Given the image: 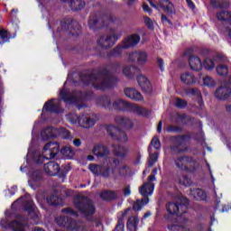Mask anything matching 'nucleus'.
<instances>
[{
  "label": "nucleus",
  "instance_id": "f257e3e1",
  "mask_svg": "<svg viewBox=\"0 0 231 231\" xmlns=\"http://www.w3.org/2000/svg\"><path fill=\"white\" fill-rule=\"evenodd\" d=\"M74 207L88 221H89V217L95 216V212H97L95 202H93L91 199L82 195L78 196L74 199Z\"/></svg>",
  "mask_w": 231,
  "mask_h": 231
},
{
  "label": "nucleus",
  "instance_id": "f03ea898",
  "mask_svg": "<svg viewBox=\"0 0 231 231\" xmlns=\"http://www.w3.org/2000/svg\"><path fill=\"white\" fill-rule=\"evenodd\" d=\"M174 163L179 171H183L184 172H191L193 174L199 171V162L191 156H178L174 160Z\"/></svg>",
  "mask_w": 231,
  "mask_h": 231
},
{
  "label": "nucleus",
  "instance_id": "7ed1b4c3",
  "mask_svg": "<svg viewBox=\"0 0 231 231\" xmlns=\"http://www.w3.org/2000/svg\"><path fill=\"white\" fill-rule=\"evenodd\" d=\"M122 37V31L119 29H111L109 34L101 35L97 39V44L100 48L109 50L115 46L116 41Z\"/></svg>",
  "mask_w": 231,
  "mask_h": 231
},
{
  "label": "nucleus",
  "instance_id": "20e7f679",
  "mask_svg": "<svg viewBox=\"0 0 231 231\" xmlns=\"http://www.w3.org/2000/svg\"><path fill=\"white\" fill-rule=\"evenodd\" d=\"M114 109H131L133 113L139 115L140 116H149L151 111L145 107H142L138 105H133L125 101L124 99H116L113 103Z\"/></svg>",
  "mask_w": 231,
  "mask_h": 231
},
{
  "label": "nucleus",
  "instance_id": "39448f33",
  "mask_svg": "<svg viewBox=\"0 0 231 231\" xmlns=\"http://www.w3.org/2000/svg\"><path fill=\"white\" fill-rule=\"evenodd\" d=\"M90 80L96 89H109V88H113V79L109 74V70H106V76L100 73L93 74L90 77Z\"/></svg>",
  "mask_w": 231,
  "mask_h": 231
},
{
  "label": "nucleus",
  "instance_id": "423d86ee",
  "mask_svg": "<svg viewBox=\"0 0 231 231\" xmlns=\"http://www.w3.org/2000/svg\"><path fill=\"white\" fill-rule=\"evenodd\" d=\"M41 136L43 142L46 140H50V138H57L59 136H61L63 140H68L71 138V134H69V131L65 128L59 129L53 127H47L42 132Z\"/></svg>",
  "mask_w": 231,
  "mask_h": 231
},
{
  "label": "nucleus",
  "instance_id": "0eeeda50",
  "mask_svg": "<svg viewBox=\"0 0 231 231\" xmlns=\"http://www.w3.org/2000/svg\"><path fill=\"white\" fill-rule=\"evenodd\" d=\"M166 210L169 215H165V219H170L171 216H178L179 217L187 214L189 208L187 205L180 202H168L166 204Z\"/></svg>",
  "mask_w": 231,
  "mask_h": 231
},
{
  "label": "nucleus",
  "instance_id": "6e6552de",
  "mask_svg": "<svg viewBox=\"0 0 231 231\" xmlns=\"http://www.w3.org/2000/svg\"><path fill=\"white\" fill-rule=\"evenodd\" d=\"M106 131L109 136L115 142H121V143H125V142H127V140H129L127 134L124 130L120 129L116 125H108L106 126Z\"/></svg>",
  "mask_w": 231,
  "mask_h": 231
},
{
  "label": "nucleus",
  "instance_id": "1a4fd4ad",
  "mask_svg": "<svg viewBox=\"0 0 231 231\" xmlns=\"http://www.w3.org/2000/svg\"><path fill=\"white\" fill-rule=\"evenodd\" d=\"M130 62H137L139 66H145L149 60V54L145 51H135L128 56Z\"/></svg>",
  "mask_w": 231,
  "mask_h": 231
},
{
  "label": "nucleus",
  "instance_id": "9d476101",
  "mask_svg": "<svg viewBox=\"0 0 231 231\" xmlns=\"http://www.w3.org/2000/svg\"><path fill=\"white\" fill-rule=\"evenodd\" d=\"M55 221L57 225H59V226H63V228H68L69 230H74V231L79 230L77 220L69 217H60L55 218Z\"/></svg>",
  "mask_w": 231,
  "mask_h": 231
},
{
  "label": "nucleus",
  "instance_id": "9b49d317",
  "mask_svg": "<svg viewBox=\"0 0 231 231\" xmlns=\"http://www.w3.org/2000/svg\"><path fill=\"white\" fill-rule=\"evenodd\" d=\"M111 23H115V18L106 16V23L103 19L97 16H90L88 20V26L91 30H97V28H102V26H109Z\"/></svg>",
  "mask_w": 231,
  "mask_h": 231
},
{
  "label": "nucleus",
  "instance_id": "f8f14e48",
  "mask_svg": "<svg viewBox=\"0 0 231 231\" xmlns=\"http://www.w3.org/2000/svg\"><path fill=\"white\" fill-rule=\"evenodd\" d=\"M99 198L102 201L106 203H113V201H118L120 199V191L113 189H105L99 193Z\"/></svg>",
  "mask_w": 231,
  "mask_h": 231
},
{
  "label": "nucleus",
  "instance_id": "ddd939ff",
  "mask_svg": "<svg viewBox=\"0 0 231 231\" xmlns=\"http://www.w3.org/2000/svg\"><path fill=\"white\" fill-rule=\"evenodd\" d=\"M23 210L27 212L30 219H39V212L35 208V203H33L32 200H26L23 203Z\"/></svg>",
  "mask_w": 231,
  "mask_h": 231
},
{
  "label": "nucleus",
  "instance_id": "4468645a",
  "mask_svg": "<svg viewBox=\"0 0 231 231\" xmlns=\"http://www.w3.org/2000/svg\"><path fill=\"white\" fill-rule=\"evenodd\" d=\"M74 118H76L79 125L85 129H89V127H93L97 124V120H95V117H91V116H81L79 117L74 116Z\"/></svg>",
  "mask_w": 231,
  "mask_h": 231
},
{
  "label": "nucleus",
  "instance_id": "2eb2a0df",
  "mask_svg": "<svg viewBox=\"0 0 231 231\" xmlns=\"http://www.w3.org/2000/svg\"><path fill=\"white\" fill-rule=\"evenodd\" d=\"M129 212H131V208L121 211V215L117 217V222L113 231H125V217H127Z\"/></svg>",
  "mask_w": 231,
  "mask_h": 231
},
{
  "label": "nucleus",
  "instance_id": "dca6fc26",
  "mask_svg": "<svg viewBox=\"0 0 231 231\" xmlns=\"http://www.w3.org/2000/svg\"><path fill=\"white\" fill-rule=\"evenodd\" d=\"M231 95V88L227 84H222L215 93V97L218 98V100H226Z\"/></svg>",
  "mask_w": 231,
  "mask_h": 231
},
{
  "label": "nucleus",
  "instance_id": "f3484780",
  "mask_svg": "<svg viewBox=\"0 0 231 231\" xmlns=\"http://www.w3.org/2000/svg\"><path fill=\"white\" fill-rule=\"evenodd\" d=\"M141 38L138 34H130L123 41V48H134V46L140 43Z\"/></svg>",
  "mask_w": 231,
  "mask_h": 231
},
{
  "label": "nucleus",
  "instance_id": "a211bd4d",
  "mask_svg": "<svg viewBox=\"0 0 231 231\" xmlns=\"http://www.w3.org/2000/svg\"><path fill=\"white\" fill-rule=\"evenodd\" d=\"M137 83L144 93H151V91H152V85L151 84L149 79H147L145 76L142 74L139 75L137 77Z\"/></svg>",
  "mask_w": 231,
  "mask_h": 231
},
{
  "label": "nucleus",
  "instance_id": "6ab92c4d",
  "mask_svg": "<svg viewBox=\"0 0 231 231\" xmlns=\"http://www.w3.org/2000/svg\"><path fill=\"white\" fill-rule=\"evenodd\" d=\"M59 163L51 161L44 164L43 171L47 173V176H57L59 174Z\"/></svg>",
  "mask_w": 231,
  "mask_h": 231
},
{
  "label": "nucleus",
  "instance_id": "aec40b11",
  "mask_svg": "<svg viewBox=\"0 0 231 231\" xmlns=\"http://www.w3.org/2000/svg\"><path fill=\"white\" fill-rule=\"evenodd\" d=\"M48 152L49 157L41 154L33 155L32 160L34 163H36L37 165H42V163H44V160H53L54 158H56L57 160V152H51V150H48Z\"/></svg>",
  "mask_w": 231,
  "mask_h": 231
},
{
  "label": "nucleus",
  "instance_id": "412c9836",
  "mask_svg": "<svg viewBox=\"0 0 231 231\" xmlns=\"http://www.w3.org/2000/svg\"><path fill=\"white\" fill-rule=\"evenodd\" d=\"M125 95L128 98H131V100H136L137 102H142V100H143V96H142V93L138 92V90L135 88H125Z\"/></svg>",
  "mask_w": 231,
  "mask_h": 231
},
{
  "label": "nucleus",
  "instance_id": "4be33fe9",
  "mask_svg": "<svg viewBox=\"0 0 231 231\" xmlns=\"http://www.w3.org/2000/svg\"><path fill=\"white\" fill-rule=\"evenodd\" d=\"M138 73H140V68L134 65H128L123 69V75H125L126 79H133L138 75Z\"/></svg>",
  "mask_w": 231,
  "mask_h": 231
},
{
  "label": "nucleus",
  "instance_id": "5701e85b",
  "mask_svg": "<svg viewBox=\"0 0 231 231\" xmlns=\"http://www.w3.org/2000/svg\"><path fill=\"white\" fill-rule=\"evenodd\" d=\"M93 154L97 158H106L109 156V149L106 145H96L92 150Z\"/></svg>",
  "mask_w": 231,
  "mask_h": 231
},
{
  "label": "nucleus",
  "instance_id": "b1692460",
  "mask_svg": "<svg viewBox=\"0 0 231 231\" xmlns=\"http://www.w3.org/2000/svg\"><path fill=\"white\" fill-rule=\"evenodd\" d=\"M43 109L45 111H49L50 113H59L60 109V101L56 100L55 102H53V99H51L44 104Z\"/></svg>",
  "mask_w": 231,
  "mask_h": 231
},
{
  "label": "nucleus",
  "instance_id": "393cba45",
  "mask_svg": "<svg viewBox=\"0 0 231 231\" xmlns=\"http://www.w3.org/2000/svg\"><path fill=\"white\" fill-rule=\"evenodd\" d=\"M139 192L143 198H149L154 192V183L145 182L140 189Z\"/></svg>",
  "mask_w": 231,
  "mask_h": 231
},
{
  "label": "nucleus",
  "instance_id": "a878e982",
  "mask_svg": "<svg viewBox=\"0 0 231 231\" xmlns=\"http://www.w3.org/2000/svg\"><path fill=\"white\" fill-rule=\"evenodd\" d=\"M138 225H140V218L136 216H131L126 222V229L128 231H138Z\"/></svg>",
  "mask_w": 231,
  "mask_h": 231
},
{
  "label": "nucleus",
  "instance_id": "bb28decb",
  "mask_svg": "<svg viewBox=\"0 0 231 231\" xmlns=\"http://www.w3.org/2000/svg\"><path fill=\"white\" fill-rule=\"evenodd\" d=\"M189 62L193 71H199L203 68V63H201V60L198 56H190Z\"/></svg>",
  "mask_w": 231,
  "mask_h": 231
},
{
  "label": "nucleus",
  "instance_id": "cd10ccee",
  "mask_svg": "<svg viewBox=\"0 0 231 231\" xmlns=\"http://www.w3.org/2000/svg\"><path fill=\"white\" fill-rule=\"evenodd\" d=\"M26 226H28V224L19 220H12L8 223V227L13 231H26Z\"/></svg>",
  "mask_w": 231,
  "mask_h": 231
},
{
  "label": "nucleus",
  "instance_id": "c85d7f7f",
  "mask_svg": "<svg viewBox=\"0 0 231 231\" xmlns=\"http://www.w3.org/2000/svg\"><path fill=\"white\" fill-rule=\"evenodd\" d=\"M191 196H193L196 201H207V192L202 189L197 188L192 189Z\"/></svg>",
  "mask_w": 231,
  "mask_h": 231
},
{
  "label": "nucleus",
  "instance_id": "c756f323",
  "mask_svg": "<svg viewBox=\"0 0 231 231\" xmlns=\"http://www.w3.org/2000/svg\"><path fill=\"white\" fill-rule=\"evenodd\" d=\"M180 80L183 84L190 86L191 84H195L196 77L190 72H184L180 75Z\"/></svg>",
  "mask_w": 231,
  "mask_h": 231
},
{
  "label": "nucleus",
  "instance_id": "7c9ffc66",
  "mask_svg": "<svg viewBox=\"0 0 231 231\" xmlns=\"http://www.w3.org/2000/svg\"><path fill=\"white\" fill-rule=\"evenodd\" d=\"M159 5L166 14H174V5L169 0H159Z\"/></svg>",
  "mask_w": 231,
  "mask_h": 231
},
{
  "label": "nucleus",
  "instance_id": "2f4dec72",
  "mask_svg": "<svg viewBox=\"0 0 231 231\" xmlns=\"http://www.w3.org/2000/svg\"><path fill=\"white\" fill-rule=\"evenodd\" d=\"M149 203V197H143L142 199H137L133 206V210L134 212H140L142 208H143L144 205H147Z\"/></svg>",
  "mask_w": 231,
  "mask_h": 231
},
{
  "label": "nucleus",
  "instance_id": "473e14b6",
  "mask_svg": "<svg viewBox=\"0 0 231 231\" xmlns=\"http://www.w3.org/2000/svg\"><path fill=\"white\" fill-rule=\"evenodd\" d=\"M69 6L73 12H79V10H82L86 6V2L83 0H71Z\"/></svg>",
  "mask_w": 231,
  "mask_h": 231
},
{
  "label": "nucleus",
  "instance_id": "72a5a7b5",
  "mask_svg": "<svg viewBox=\"0 0 231 231\" xmlns=\"http://www.w3.org/2000/svg\"><path fill=\"white\" fill-rule=\"evenodd\" d=\"M60 154H62L66 160H73V157L75 156V151H73L71 147L64 146L60 150Z\"/></svg>",
  "mask_w": 231,
  "mask_h": 231
},
{
  "label": "nucleus",
  "instance_id": "f704fd0d",
  "mask_svg": "<svg viewBox=\"0 0 231 231\" xmlns=\"http://www.w3.org/2000/svg\"><path fill=\"white\" fill-rule=\"evenodd\" d=\"M116 123H117L118 125H122L123 127H133V123L130 121L129 118L124 117V116H117L116 117Z\"/></svg>",
  "mask_w": 231,
  "mask_h": 231
},
{
  "label": "nucleus",
  "instance_id": "c9c22d12",
  "mask_svg": "<svg viewBox=\"0 0 231 231\" xmlns=\"http://www.w3.org/2000/svg\"><path fill=\"white\" fill-rule=\"evenodd\" d=\"M124 43L122 42L120 45H117L113 51L108 53V57H120L122 55L123 50H127L123 47Z\"/></svg>",
  "mask_w": 231,
  "mask_h": 231
},
{
  "label": "nucleus",
  "instance_id": "e433bc0d",
  "mask_svg": "<svg viewBox=\"0 0 231 231\" xmlns=\"http://www.w3.org/2000/svg\"><path fill=\"white\" fill-rule=\"evenodd\" d=\"M68 30L71 32L72 35H79L80 33V25L79 23L72 21L70 24H69Z\"/></svg>",
  "mask_w": 231,
  "mask_h": 231
},
{
  "label": "nucleus",
  "instance_id": "4c0bfd02",
  "mask_svg": "<svg viewBox=\"0 0 231 231\" xmlns=\"http://www.w3.org/2000/svg\"><path fill=\"white\" fill-rule=\"evenodd\" d=\"M47 203L51 207H59L60 205V199L57 195H51V197H47Z\"/></svg>",
  "mask_w": 231,
  "mask_h": 231
},
{
  "label": "nucleus",
  "instance_id": "58836bf2",
  "mask_svg": "<svg viewBox=\"0 0 231 231\" xmlns=\"http://www.w3.org/2000/svg\"><path fill=\"white\" fill-rule=\"evenodd\" d=\"M60 97L64 102H76L77 97L75 95L66 93V90L60 91Z\"/></svg>",
  "mask_w": 231,
  "mask_h": 231
},
{
  "label": "nucleus",
  "instance_id": "ea45409f",
  "mask_svg": "<svg viewBox=\"0 0 231 231\" xmlns=\"http://www.w3.org/2000/svg\"><path fill=\"white\" fill-rule=\"evenodd\" d=\"M218 21H231V12L221 11L217 14Z\"/></svg>",
  "mask_w": 231,
  "mask_h": 231
},
{
  "label": "nucleus",
  "instance_id": "a19ab883",
  "mask_svg": "<svg viewBox=\"0 0 231 231\" xmlns=\"http://www.w3.org/2000/svg\"><path fill=\"white\" fill-rule=\"evenodd\" d=\"M115 156L118 158H125L127 156V150L122 145H118L117 148L114 151Z\"/></svg>",
  "mask_w": 231,
  "mask_h": 231
},
{
  "label": "nucleus",
  "instance_id": "79ce46f5",
  "mask_svg": "<svg viewBox=\"0 0 231 231\" xmlns=\"http://www.w3.org/2000/svg\"><path fill=\"white\" fill-rule=\"evenodd\" d=\"M88 169L95 174V176H100V172H102L104 166L100 164H89Z\"/></svg>",
  "mask_w": 231,
  "mask_h": 231
},
{
  "label": "nucleus",
  "instance_id": "37998d69",
  "mask_svg": "<svg viewBox=\"0 0 231 231\" xmlns=\"http://www.w3.org/2000/svg\"><path fill=\"white\" fill-rule=\"evenodd\" d=\"M179 183L180 185H183L184 187H190V185H192V180H190V178H189V176L182 175L179 178Z\"/></svg>",
  "mask_w": 231,
  "mask_h": 231
},
{
  "label": "nucleus",
  "instance_id": "c03bdc74",
  "mask_svg": "<svg viewBox=\"0 0 231 231\" xmlns=\"http://www.w3.org/2000/svg\"><path fill=\"white\" fill-rule=\"evenodd\" d=\"M69 171H71V167L69 166L62 165L61 168L60 166H59V172L57 176H59V178H64L65 176L68 175V172H69Z\"/></svg>",
  "mask_w": 231,
  "mask_h": 231
},
{
  "label": "nucleus",
  "instance_id": "a18cd8bd",
  "mask_svg": "<svg viewBox=\"0 0 231 231\" xmlns=\"http://www.w3.org/2000/svg\"><path fill=\"white\" fill-rule=\"evenodd\" d=\"M217 73L219 75V77H226V75H228V67L226 65L217 66Z\"/></svg>",
  "mask_w": 231,
  "mask_h": 231
},
{
  "label": "nucleus",
  "instance_id": "49530a36",
  "mask_svg": "<svg viewBox=\"0 0 231 231\" xmlns=\"http://www.w3.org/2000/svg\"><path fill=\"white\" fill-rule=\"evenodd\" d=\"M99 106H102L103 107H111V98L109 97H102L98 99Z\"/></svg>",
  "mask_w": 231,
  "mask_h": 231
},
{
  "label": "nucleus",
  "instance_id": "de8ad7c7",
  "mask_svg": "<svg viewBox=\"0 0 231 231\" xmlns=\"http://www.w3.org/2000/svg\"><path fill=\"white\" fill-rule=\"evenodd\" d=\"M159 156H160V153H158V152L151 153L149 160H148V167H153L154 163H156V162H158Z\"/></svg>",
  "mask_w": 231,
  "mask_h": 231
},
{
  "label": "nucleus",
  "instance_id": "09e8293b",
  "mask_svg": "<svg viewBox=\"0 0 231 231\" xmlns=\"http://www.w3.org/2000/svg\"><path fill=\"white\" fill-rule=\"evenodd\" d=\"M203 66L206 69H208V71H212V69L216 68V63L211 59H206Z\"/></svg>",
  "mask_w": 231,
  "mask_h": 231
},
{
  "label": "nucleus",
  "instance_id": "8fccbe9b",
  "mask_svg": "<svg viewBox=\"0 0 231 231\" xmlns=\"http://www.w3.org/2000/svg\"><path fill=\"white\" fill-rule=\"evenodd\" d=\"M63 214H68V216H72V217H79V212L75 211L72 208H65L61 209Z\"/></svg>",
  "mask_w": 231,
  "mask_h": 231
},
{
  "label": "nucleus",
  "instance_id": "3c124183",
  "mask_svg": "<svg viewBox=\"0 0 231 231\" xmlns=\"http://www.w3.org/2000/svg\"><path fill=\"white\" fill-rule=\"evenodd\" d=\"M203 82L204 86H208V88H214V86H216V81L210 76H206L203 79Z\"/></svg>",
  "mask_w": 231,
  "mask_h": 231
},
{
  "label": "nucleus",
  "instance_id": "603ef678",
  "mask_svg": "<svg viewBox=\"0 0 231 231\" xmlns=\"http://www.w3.org/2000/svg\"><path fill=\"white\" fill-rule=\"evenodd\" d=\"M32 180L33 183H37V181H41L42 180V173L39 171H34L32 174Z\"/></svg>",
  "mask_w": 231,
  "mask_h": 231
},
{
  "label": "nucleus",
  "instance_id": "864d4df0",
  "mask_svg": "<svg viewBox=\"0 0 231 231\" xmlns=\"http://www.w3.org/2000/svg\"><path fill=\"white\" fill-rule=\"evenodd\" d=\"M176 107H180V109L187 106V101L181 98H176L175 100Z\"/></svg>",
  "mask_w": 231,
  "mask_h": 231
},
{
  "label": "nucleus",
  "instance_id": "5fc2aeb1",
  "mask_svg": "<svg viewBox=\"0 0 231 231\" xmlns=\"http://www.w3.org/2000/svg\"><path fill=\"white\" fill-rule=\"evenodd\" d=\"M99 176H103V178H109V176H111V168L106 167L105 170L101 171Z\"/></svg>",
  "mask_w": 231,
  "mask_h": 231
},
{
  "label": "nucleus",
  "instance_id": "6e6d98bb",
  "mask_svg": "<svg viewBox=\"0 0 231 231\" xmlns=\"http://www.w3.org/2000/svg\"><path fill=\"white\" fill-rule=\"evenodd\" d=\"M0 39H2L4 42H6V41H8V32H6V30L2 29L0 31Z\"/></svg>",
  "mask_w": 231,
  "mask_h": 231
},
{
  "label": "nucleus",
  "instance_id": "4d7b16f0",
  "mask_svg": "<svg viewBox=\"0 0 231 231\" xmlns=\"http://www.w3.org/2000/svg\"><path fill=\"white\" fill-rule=\"evenodd\" d=\"M189 93L193 95V97H197L198 98H201V92L198 88L189 89Z\"/></svg>",
  "mask_w": 231,
  "mask_h": 231
},
{
  "label": "nucleus",
  "instance_id": "13d9d810",
  "mask_svg": "<svg viewBox=\"0 0 231 231\" xmlns=\"http://www.w3.org/2000/svg\"><path fill=\"white\" fill-rule=\"evenodd\" d=\"M168 230H170V231H181V226H180V225L168 226Z\"/></svg>",
  "mask_w": 231,
  "mask_h": 231
},
{
  "label": "nucleus",
  "instance_id": "bf43d9fd",
  "mask_svg": "<svg viewBox=\"0 0 231 231\" xmlns=\"http://www.w3.org/2000/svg\"><path fill=\"white\" fill-rule=\"evenodd\" d=\"M165 131L167 133H178L180 131V128L177 126H168L166 127Z\"/></svg>",
  "mask_w": 231,
  "mask_h": 231
},
{
  "label": "nucleus",
  "instance_id": "052dcab7",
  "mask_svg": "<svg viewBox=\"0 0 231 231\" xmlns=\"http://www.w3.org/2000/svg\"><path fill=\"white\" fill-rule=\"evenodd\" d=\"M143 19L145 24H147L149 28H152V20H151V18H149L148 16H144Z\"/></svg>",
  "mask_w": 231,
  "mask_h": 231
},
{
  "label": "nucleus",
  "instance_id": "680f3d73",
  "mask_svg": "<svg viewBox=\"0 0 231 231\" xmlns=\"http://www.w3.org/2000/svg\"><path fill=\"white\" fill-rule=\"evenodd\" d=\"M124 196L127 198L128 196H131V187L127 186L123 190Z\"/></svg>",
  "mask_w": 231,
  "mask_h": 231
},
{
  "label": "nucleus",
  "instance_id": "e2e57ef3",
  "mask_svg": "<svg viewBox=\"0 0 231 231\" xmlns=\"http://www.w3.org/2000/svg\"><path fill=\"white\" fill-rule=\"evenodd\" d=\"M211 5H213V6H219L220 8H223V5H221V0H211Z\"/></svg>",
  "mask_w": 231,
  "mask_h": 231
},
{
  "label": "nucleus",
  "instance_id": "0e129e2a",
  "mask_svg": "<svg viewBox=\"0 0 231 231\" xmlns=\"http://www.w3.org/2000/svg\"><path fill=\"white\" fill-rule=\"evenodd\" d=\"M157 63H158V66H159L161 71H163V60L161 58H158Z\"/></svg>",
  "mask_w": 231,
  "mask_h": 231
},
{
  "label": "nucleus",
  "instance_id": "69168bd1",
  "mask_svg": "<svg viewBox=\"0 0 231 231\" xmlns=\"http://www.w3.org/2000/svg\"><path fill=\"white\" fill-rule=\"evenodd\" d=\"M151 145H160V139H158V137H153L152 139Z\"/></svg>",
  "mask_w": 231,
  "mask_h": 231
},
{
  "label": "nucleus",
  "instance_id": "338daca9",
  "mask_svg": "<svg viewBox=\"0 0 231 231\" xmlns=\"http://www.w3.org/2000/svg\"><path fill=\"white\" fill-rule=\"evenodd\" d=\"M148 181L151 183L152 181H156V175L155 174H151L148 176Z\"/></svg>",
  "mask_w": 231,
  "mask_h": 231
},
{
  "label": "nucleus",
  "instance_id": "774afa93",
  "mask_svg": "<svg viewBox=\"0 0 231 231\" xmlns=\"http://www.w3.org/2000/svg\"><path fill=\"white\" fill-rule=\"evenodd\" d=\"M143 10L144 11V12H148V14H151V8H149V5H147V4H144V5H143Z\"/></svg>",
  "mask_w": 231,
  "mask_h": 231
}]
</instances>
